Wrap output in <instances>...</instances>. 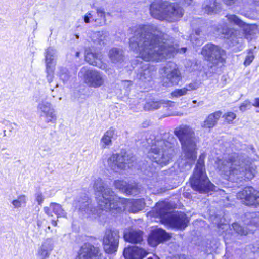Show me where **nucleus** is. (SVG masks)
I'll list each match as a JSON object with an SVG mask.
<instances>
[{
    "instance_id": "obj_1",
    "label": "nucleus",
    "mask_w": 259,
    "mask_h": 259,
    "mask_svg": "<svg viewBox=\"0 0 259 259\" xmlns=\"http://www.w3.org/2000/svg\"><path fill=\"white\" fill-rule=\"evenodd\" d=\"M166 37L155 25L139 26L130 39V47L139 58L147 62H158L169 57L175 52L186 51V48L179 50L169 45Z\"/></svg>"
},
{
    "instance_id": "obj_2",
    "label": "nucleus",
    "mask_w": 259,
    "mask_h": 259,
    "mask_svg": "<svg viewBox=\"0 0 259 259\" xmlns=\"http://www.w3.org/2000/svg\"><path fill=\"white\" fill-rule=\"evenodd\" d=\"M256 166L246 157L238 153L228 155L217 161V168L224 179L237 182L244 178L252 179L256 174Z\"/></svg>"
},
{
    "instance_id": "obj_3",
    "label": "nucleus",
    "mask_w": 259,
    "mask_h": 259,
    "mask_svg": "<svg viewBox=\"0 0 259 259\" xmlns=\"http://www.w3.org/2000/svg\"><path fill=\"white\" fill-rule=\"evenodd\" d=\"M174 134L180 141L182 149V158L179 166L182 170H189L197 158V137L191 127L181 125L174 131Z\"/></svg>"
},
{
    "instance_id": "obj_4",
    "label": "nucleus",
    "mask_w": 259,
    "mask_h": 259,
    "mask_svg": "<svg viewBox=\"0 0 259 259\" xmlns=\"http://www.w3.org/2000/svg\"><path fill=\"white\" fill-rule=\"evenodd\" d=\"M164 138L157 139L151 147L148 156L152 161L162 166L166 165L171 159L175 151L174 146L176 140L169 134Z\"/></svg>"
},
{
    "instance_id": "obj_5",
    "label": "nucleus",
    "mask_w": 259,
    "mask_h": 259,
    "mask_svg": "<svg viewBox=\"0 0 259 259\" xmlns=\"http://www.w3.org/2000/svg\"><path fill=\"white\" fill-rule=\"evenodd\" d=\"M94 189L98 206L101 209L108 211H111L112 208H121L118 204L119 197L110 188L105 187L101 178L95 180Z\"/></svg>"
},
{
    "instance_id": "obj_6",
    "label": "nucleus",
    "mask_w": 259,
    "mask_h": 259,
    "mask_svg": "<svg viewBox=\"0 0 259 259\" xmlns=\"http://www.w3.org/2000/svg\"><path fill=\"white\" fill-rule=\"evenodd\" d=\"M155 210L162 223L172 228L184 229L189 222L186 214L183 212H171L170 205L167 202L157 203Z\"/></svg>"
},
{
    "instance_id": "obj_7",
    "label": "nucleus",
    "mask_w": 259,
    "mask_h": 259,
    "mask_svg": "<svg viewBox=\"0 0 259 259\" xmlns=\"http://www.w3.org/2000/svg\"><path fill=\"white\" fill-rule=\"evenodd\" d=\"M150 11L153 17L171 22L178 20L183 15V10L178 4L167 1L153 3Z\"/></svg>"
},
{
    "instance_id": "obj_8",
    "label": "nucleus",
    "mask_w": 259,
    "mask_h": 259,
    "mask_svg": "<svg viewBox=\"0 0 259 259\" xmlns=\"http://www.w3.org/2000/svg\"><path fill=\"white\" fill-rule=\"evenodd\" d=\"M203 155H201L198 159L193 175L190 179L193 189L200 193H207L209 191L215 190L214 186L209 180L206 175L204 165Z\"/></svg>"
},
{
    "instance_id": "obj_9",
    "label": "nucleus",
    "mask_w": 259,
    "mask_h": 259,
    "mask_svg": "<svg viewBox=\"0 0 259 259\" xmlns=\"http://www.w3.org/2000/svg\"><path fill=\"white\" fill-rule=\"evenodd\" d=\"M47 95L42 92L35 95L36 100L38 102L37 112L44 118L46 123H55L57 119V113L51 103L47 101Z\"/></svg>"
},
{
    "instance_id": "obj_10",
    "label": "nucleus",
    "mask_w": 259,
    "mask_h": 259,
    "mask_svg": "<svg viewBox=\"0 0 259 259\" xmlns=\"http://www.w3.org/2000/svg\"><path fill=\"white\" fill-rule=\"evenodd\" d=\"M78 76L90 88H98L105 84V75L101 72L94 69L83 67L80 70Z\"/></svg>"
},
{
    "instance_id": "obj_11",
    "label": "nucleus",
    "mask_w": 259,
    "mask_h": 259,
    "mask_svg": "<svg viewBox=\"0 0 259 259\" xmlns=\"http://www.w3.org/2000/svg\"><path fill=\"white\" fill-rule=\"evenodd\" d=\"M163 85L166 87L177 85L182 79L181 73L177 65L169 62L161 70Z\"/></svg>"
},
{
    "instance_id": "obj_12",
    "label": "nucleus",
    "mask_w": 259,
    "mask_h": 259,
    "mask_svg": "<svg viewBox=\"0 0 259 259\" xmlns=\"http://www.w3.org/2000/svg\"><path fill=\"white\" fill-rule=\"evenodd\" d=\"M243 222L244 227L237 223H233L232 226L234 230L240 235H246L253 232L256 228H259V212L246 214Z\"/></svg>"
},
{
    "instance_id": "obj_13",
    "label": "nucleus",
    "mask_w": 259,
    "mask_h": 259,
    "mask_svg": "<svg viewBox=\"0 0 259 259\" xmlns=\"http://www.w3.org/2000/svg\"><path fill=\"white\" fill-rule=\"evenodd\" d=\"M134 157L129 154H114L107 160V166L115 172L124 170L130 167Z\"/></svg>"
},
{
    "instance_id": "obj_14",
    "label": "nucleus",
    "mask_w": 259,
    "mask_h": 259,
    "mask_svg": "<svg viewBox=\"0 0 259 259\" xmlns=\"http://www.w3.org/2000/svg\"><path fill=\"white\" fill-rule=\"evenodd\" d=\"M225 52L220 47L212 44L205 45L202 50L201 54L205 58L213 64L224 61Z\"/></svg>"
},
{
    "instance_id": "obj_15",
    "label": "nucleus",
    "mask_w": 259,
    "mask_h": 259,
    "mask_svg": "<svg viewBox=\"0 0 259 259\" xmlns=\"http://www.w3.org/2000/svg\"><path fill=\"white\" fill-rule=\"evenodd\" d=\"M237 197L242 200L246 205L255 206L259 205V191L252 187L248 186L244 188L237 194Z\"/></svg>"
},
{
    "instance_id": "obj_16",
    "label": "nucleus",
    "mask_w": 259,
    "mask_h": 259,
    "mask_svg": "<svg viewBox=\"0 0 259 259\" xmlns=\"http://www.w3.org/2000/svg\"><path fill=\"white\" fill-rule=\"evenodd\" d=\"M119 231L107 230L103 238L104 249L107 253H112L117 250L119 244Z\"/></svg>"
},
{
    "instance_id": "obj_17",
    "label": "nucleus",
    "mask_w": 259,
    "mask_h": 259,
    "mask_svg": "<svg viewBox=\"0 0 259 259\" xmlns=\"http://www.w3.org/2000/svg\"><path fill=\"white\" fill-rule=\"evenodd\" d=\"M118 204L121 208H112V210L120 211L122 209H128L133 213H136L143 209L145 206V203L143 199L131 200L119 198Z\"/></svg>"
},
{
    "instance_id": "obj_18",
    "label": "nucleus",
    "mask_w": 259,
    "mask_h": 259,
    "mask_svg": "<svg viewBox=\"0 0 259 259\" xmlns=\"http://www.w3.org/2000/svg\"><path fill=\"white\" fill-rule=\"evenodd\" d=\"M73 205L76 209H78L82 213L87 214L89 217L95 214L99 215L98 211L91 203V200L86 196L75 200Z\"/></svg>"
},
{
    "instance_id": "obj_19",
    "label": "nucleus",
    "mask_w": 259,
    "mask_h": 259,
    "mask_svg": "<svg viewBox=\"0 0 259 259\" xmlns=\"http://www.w3.org/2000/svg\"><path fill=\"white\" fill-rule=\"evenodd\" d=\"M100 250L90 244L83 245L78 252L75 259H99Z\"/></svg>"
},
{
    "instance_id": "obj_20",
    "label": "nucleus",
    "mask_w": 259,
    "mask_h": 259,
    "mask_svg": "<svg viewBox=\"0 0 259 259\" xmlns=\"http://www.w3.org/2000/svg\"><path fill=\"white\" fill-rule=\"evenodd\" d=\"M102 55L100 52L94 53L89 50L85 51V60L87 62L102 70H106L107 65L102 62Z\"/></svg>"
},
{
    "instance_id": "obj_21",
    "label": "nucleus",
    "mask_w": 259,
    "mask_h": 259,
    "mask_svg": "<svg viewBox=\"0 0 259 259\" xmlns=\"http://www.w3.org/2000/svg\"><path fill=\"white\" fill-rule=\"evenodd\" d=\"M169 235L162 229L154 230L148 238V243L152 246H155L159 243L166 240L169 238Z\"/></svg>"
},
{
    "instance_id": "obj_22",
    "label": "nucleus",
    "mask_w": 259,
    "mask_h": 259,
    "mask_svg": "<svg viewBox=\"0 0 259 259\" xmlns=\"http://www.w3.org/2000/svg\"><path fill=\"white\" fill-rule=\"evenodd\" d=\"M148 253L146 250L137 246L126 248L123 251V255L126 259H142Z\"/></svg>"
},
{
    "instance_id": "obj_23",
    "label": "nucleus",
    "mask_w": 259,
    "mask_h": 259,
    "mask_svg": "<svg viewBox=\"0 0 259 259\" xmlns=\"http://www.w3.org/2000/svg\"><path fill=\"white\" fill-rule=\"evenodd\" d=\"M116 188L127 195H136L139 193V190L135 185L127 184L124 181L116 180L114 182Z\"/></svg>"
},
{
    "instance_id": "obj_24",
    "label": "nucleus",
    "mask_w": 259,
    "mask_h": 259,
    "mask_svg": "<svg viewBox=\"0 0 259 259\" xmlns=\"http://www.w3.org/2000/svg\"><path fill=\"white\" fill-rule=\"evenodd\" d=\"M45 213L48 216H53V213L57 218H66L67 213L63 209L62 206L56 203H51L49 207L44 208Z\"/></svg>"
},
{
    "instance_id": "obj_25",
    "label": "nucleus",
    "mask_w": 259,
    "mask_h": 259,
    "mask_svg": "<svg viewBox=\"0 0 259 259\" xmlns=\"http://www.w3.org/2000/svg\"><path fill=\"white\" fill-rule=\"evenodd\" d=\"M117 131L113 127H110L105 132L101 139V144L103 148H106L112 144V140L116 139Z\"/></svg>"
},
{
    "instance_id": "obj_26",
    "label": "nucleus",
    "mask_w": 259,
    "mask_h": 259,
    "mask_svg": "<svg viewBox=\"0 0 259 259\" xmlns=\"http://www.w3.org/2000/svg\"><path fill=\"white\" fill-rule=\"evenodd\" d=\"M217 31L219 33L224 35L227 39H231L232 40L236 38L237 30L228 28V25L226 22L223 20L218 26Z\"/></svg>"
},
{
    "instance_id": "obj_27",
    "label": "nucleus",
    "mask_w": 259,
    "mask_h": 259,
    "mask_svg": "<svg viewBox=\"0 0 259 259\" xmlns=\"http://www.w3.org/2000/svg\"><path fill=\"white\" fill-rule=\"evenodd\" d=\"M53 248V243L52 239H47L39 247L38 251V256L40 259H46L49 257Z\"/></svg>"
},
{
    "instance_id": "obj_28",
    "label": "nucleus",
    "mask_w": 259,
    "mask_h": 259,
    "mask_svg": "<svg viewBox=\"0 0 259 259\" xmlns=\"http://www.w3.org/2000/svg\"><path fill=\"white\" fill-rule=\"evenodd\" d=\"M175 103L171 101H151L146 103L144 106V108L145 110H152L157 109L161 107V106L169 108L170 107H172L173 106H175Z\"/></svg>"
},
{
    "instance_id": "obj_29",
    "label": "nucleus",
    "mask_w": 259,
    "mask_h": 259,
    "mask_svg": "<svg viewBox=\"0 0 259 259\" xmlns=\"http://www.w3.org/2000/svg\"><path fill=\"white\" fill-rule=\"evenodd\" d=\"M154 72V69L149 64L143 65L138 70V76L140 80L144 81H150Z\"/></svg>"
},
{
    "instance_id": "obj_30",
    "label": "nucleus",
    "mask_w": 259,
    "mask_h": 259,
    "mask_svg": "<svg viewBox=\"0 0 259 259\" xmlns=\"http://www.w3.org/2000/svg\"><path fill=\"white\" fill-rule=\"evenodd\" d=\"M222 112L217 111L209 114L202 124V127L206 128H211L214 127L221 117Z\"/></svg>"
},
{
    "instance_id": "obj_31",
    "label": "nucleus",
    "mask_w": 259,
    "mask_h": 259,
    "mask_svg": "<svg viewBox=\"0 0 259 259\" xmlns=\"http://www.w3.org/2000/svg\"><path fill=\"white\" fill-rule=\"evenodd\" d=\"M126 241L132 243H140L142 240V232L140 230H133L124 236Z\"/></svg>"
},
{
    "instance_id": "obj_32",
    "label": "nucleus",
    "mask_w": 259,
    "mask_h": 259,
    "mask_svg": "<svg viewBox=\"0 0 259 259\" xmlns=\"http://www.w3.org/2000/svg\"><path fill=\"white\" fill-rule=\"evenodd\" d=\"M109 57L114 63L121 62L123 60V51L118 48H113L109 51Z\"/></svg>"
},
{
    "instance_id": "obj_33",
    "label": "nucleus",
    "mask_w": 259,
    "mask_h": 259,
    "mask_svg": "<svg viewBox=\"0 0 259 259\" xmlns=\"http://www.w3.org/2000/svg\"><path fill=\"white\" fill-rule=\"evenodd\" d=\"M56 51L52 47H49L47 49L45 55V63L46 68L51 67H55V63L54 59L55 57Z\"/></svg>"
},
{
    "instance_id": "obj_34",
    "label": "nucleus",
    "mask_w": 259,
    "mask_h": 259,
    "mask_svg": "<svg viewBox=\"0 0 259 259\" xmlns=\"http://www.w3.org/2000/svg\"><path fill=\"white\" fill-rule=\"evenodd\" d=\"M203 9L207 14H211L219 12L221 7L219 3H217L215 1H213L212 2H205Z\"/></svg>"
},
{
    "instance_id": "obj_35",
    "label": "nucleus",
    "mask_w": 259,
    "mask_h": 259,
    "mask_svg": "<svg viewBox=\"0 0 259 259\" xmlns=\"http://www.w3.org/2000/svg\"><path fill=\"white\" fill-rule=\"evenodd\" d=\"M190 38L193 46H200L203 44L204 41L201 36L199 29L196 30L194 33L191 34Z\"/></svg>"
},
{
    "instance_id": "obj_36",
    "label": "nucleus",
    "mask_w": 259,
    "mask_h": 259,
    "mask_svg": "<svg viewBox=\"0 0 259 259\" xmlns=\"http://www.w3.org/2000/svg\"><path fill=\"white\" fill-rule=\"evenodd\" d=\"M97 14L98 17V18L93 19V20L96 23V25L101 26H103L106 23V13L104 9L102 8L97 9Z\"/></svg>"
},
{
    "instance_id": "obj_37",
    "label": "nucleus",
    "mask_w": 259,
    "mask_h": 259,
    "mask_svg": "<svg viewBox=\"0 0 259 259\" xmlns=\"http://www.w3.org/2000/svg\"><path fill=\"white\" fill-rule=\"evenodd\" d=\"M59 74L60 79L64 83L68 82L72 77V73L66 67L59 68Z\"/></svg>"
},
{
    "instance_id": "obj_38",
    "label": "nucleus",
    "mask_w": 259,
    "mask_h": 259,
    "mask_svg": "<svg viewBox=\"0 0 259 259\" xmlns=\"http://www.w3.org/2000/svg\"><path fill=\"white\" fill-rule=\"evenodd\" d=\"M226 18L230 24L236 25L240 27L244 24V22L235 15L228 14Z\"/></svg>"
},
{
    "instance_id": "obj_39",
    "label": "nucleus",
    "mask_w": 259,
    "mask_h": 259,
    "mask_svg": "<svg viewBox=\"0 0 259 259\" xmlns=\"http://www.w3.org/2000/svg\"><path fill=\"white\" fill-rule=\"evenodd\" d=\"M243 30L245 37L247 39L250 38V36L254 34L255 26L252 25H249L244 22L243 26L240 27Z\"/></svg>"
},
{
    "instance_id": "obj_40",
    "label": "nucleus",
    "mask_w": 259,
    "mask_h": 259,
    "mask_svg": "<svg viewBox=\"0 0 259 259\" xmlns=\"http://www.w3.org/2000/svg\"><path fill=\"white\" fill-rule=\"evenodd\" d=\"M26 203V197L24 195H20L15 200H14L12 203L15 208H18L24 206Z\"/></svg>"
},
{
    "instance_id": "obj_41",
    "label": "nucleus",
    "mask_w": 259,
    "mask_h": 259,
    "mask_svg": "<svg viewBox=\"0 0 259 259\" xmlns=\"http://www.w3.org/2000/svg\"><path fill=\"white\" fill-rule=\"evenodd\" d=\"M96 39L94 41L95 43H97L100 45H104L105 40V36L102 32H98L95 34Z\"/></svg>"
},
{
    "instance_id": "obj_42",
    "label": "nucleus",
    "mask_w": 259,
    "mask_h": 259,
    "mask_svg": "<svg viewBox=\"0 0 259 259\" xmlns=\"http://www.w3.org/2000/svg\"><path fill=\"white\" fill-rule=\"evenodd\" d=\"M55 67L46 68L47 79L49 83H51L54 78Z\"/></svg>"
},
{
    "instance_id": "obj_43",
    "label": "nucleus",
    "mask_w": 259,
    "mask_h": 259,
    "mask_svg": "<svg viewBox=\"0 0 259 259\" xmlns=\"http://www.w3.org/2000/svg\"><path fill=\"white\" fill-rule=\"evenodd\" d=\"M187 94L185 88L180 89H176L171 93V96L174 97L179 98Z\"/></svg>"
},
{
    "instance_id": "obj_44",
    "label": "nucleus",
    "mask_w": 259,
    "mask_h": 259,
    "mask_svg": "<svg viewBox=\"0 0 259 259\" xmlns=\"http://www.w3.org/2000/svg\"><path fill=\"white\" fill-rule=\"evenodd\" d=\"M254 58V56L253 55V53L252 51L249 50L247 53V55L246 56L245 61L244 62V64L245 66H247L249 65L253 61Z\"/></svg>"
},
{
    "instance_id": "obj_45",
    "label": "nucleus",
    "mask_w": 259,
    "mask_h": 259,
    "mask_svg": "<svg viewBox=\"0 0 259 259\" xmlns=\"http://www.w3.org/2000/svg\"><path fill=\"white\" fill-rule=\"evenodd\" d=\"M236 117V115L232 112H228L225 114V119L229 123H232L233 120L235 119Z\"/></svg>"
},
{
    "instance_id": "obj_46",
    "label": "nucleus",
    "mask_w": 259,
    "mask_h": 259,
    "mask_svg": "<svg viewBox=\"0 0 259 259\" xmlns=\"http://www.w3.org/2000/svg\"><path fill=\"white\" fill-rule=\"evenodd\" d=\"M251 106L250 102L248 100H245L241 104L239 108L241 111L244 112L247 109H250Z\"/></svg>"
},
{
    "instance_id": "obj_47",
    "label": "nucleus",
    "mask_w": 259,
    "mask_h": 259,
    "mask_svg": "<svg viewBox=\"0 0 259 259\" xmlns=\"http://www.w3.org/2000/svg\"><path fill=\"white\" fill-rule=\"evenodd\" d=\"M198 87L199 85L197 83L193 82L186 85V86L184 88L186 89V91L187 93L188 91L196 90L198 88Z\"/></svg>"
},
{
    "instance_id": "obj_48",
    "label": "nucleus",
    "mask_w": 259,
    "mask_h": 259,
    "mask_svg": "<svg viewBox=\"0 0 259 259\" xmlns=\"http://www.w3.org/2000/svg\"><path fill=\"white\" fill-rule=\"evenodd\" d=\"M44 197L41 193H37L36 194V200L39 205H41L43 202Z\"/></svg>"
},
{
    "instance_id": "obj_49",
    "label": "nucleus",
    "mask_w": 259,
    "mask_h": 259,
    "mask_svg": "<svg viewBox=\"0 0 259 259\" xmlns=\"http://www.w3.org/2000/svg\"><path fill=\"white\" fill-rule=\"evenodd\" d=\"M92 18V15L90 13H88L84 16V21L86 23H89L90 21V18Z\"/></svg>"
},
{
    "instance_id": "obj_50",
    "label": "nucleus",
    "mask_w": 259,
    "mask_h": 259,
    "mask_svg": "<svg viewBox=\"0 0 259 259\" xmlns=\"http://www.w3.org/2000/svg\"><path fill=\"white\" fill-rule=\"evenodd\" d=\"M45 221V219L43 220H38L37 225L38 228L40 229L43 227V222Z\"/></svg>"
},
{
    "instance_id": "obj_51",
    "label": "nucleus",
    "mask_w": 259,
    "mask_h": 259,
    "mask_svg": "<svg viewBox=\"0 0 259 259\" xmlns=\"http://www.w3.org/2000/svg\"><path fill=\"white\" fill-rule=\"evenodd\" d=\"M252 105L255 107H259V98H256L254 99V103Z\"/></svg>"
},
{
    "instance_id": "obj_52",
    "label": "nucleus",
    "mask_w": 259,
    "mask_h": 259,
    "mask_svg": "<svg viewBox=\"0 0 259 259\" xmlns=\"http://www.w3.org/2000/svg\"><path fill=\"white\" fill-rule=\"evenodd\" d=\"M224 1L228 5H231L235 2V0H224Z\"/></svg>"
},
{
    "instance_id": "obj_53",
    "label": "nucleus",
    "mask_w": 259,
    "mask_h": 259,
    "mask_svg": "<svg viewBox=\"0 0 259 259\" xmlns=\"http://www.w3.org/2000/svg\"><path fill=\"white\" fill-rule=\"evenodd\" d=\"M177 259H190V257L186 256L185 255H181L177 256Z\"/></svg>"
},
{
    "instance_id": "obj_54",
    "label": "nucleus",
    "mask_w": 259,
    "mask_h": 259,
    "mask_svg": "<svg viewBox=\"0 0 259 259\" xmlns=\"http://www.w3.org/2000/svg\"><path fill=\"white\" fill-rule=\"evenodd\" d=\"M57 221H58V220H52L51 221L52 224L55 227L57 226Z\"/></svg>"
},
{
    "instance_id": "obj_55",
    "label": "nucleus",
    "mask_w": 259,
    "mask_h": 259,
    "mask_svg": "<svg viewBox=\"0 0 259 259\" xmlns=\"http://www.w3.org/2000/svg\"><path fill=\"white\" fill-rule=\"evenodd\" d=\"M171 115L181 116L183 115V113H179V112H176V113H174L171 114Z\"/></svg>"
},
{
    "instance_id": "obj_56",
    "label": "nucleus",
    "mask_w": 259,
    "mask_h": 259,
    "mask_svg": "<svg viewBox=\"0 0 259 259\" xmlns=\"http://www.w3.org/2000/svg\"><path fill=\"white\" fill-rule=\"evenodd\" d=\"M256 245L257 249H254L253 250V251L254 252H259V242H258V244H257Z\"/></svg>"
},
{
    "instance_id": "obj_57",
    "label": "nucleus",
    "mask_w": 259,
    "mask_h": 259,
    "mask_svg": "<svg viewBox=\"0 0 259 259\" xmlns=\"http://www.w3.org/2000/svg\"><path fill=\"white\" fill-rule=\"evenodd\" d=\"M148 259H160V258L157 256H154L153 257H149Z\"/></svg>"
},
{
    "instance_id": "obj_58",
    "label": "nucleus",
    "mask_w": 259,
    "mask_h": 259,
    "mask_svg": "<svg viewBox=\"0 0 259 259\" xmlns=\"http://www.w3.org/2000/svg\"><path fill=\"white\" fill-rule=\"evenodd\" d=\"M79 52H77L76 53V56L77 57H78V56H79Z\"/></svg>"
},
{
    "instance_id": "obj_59",
    "label": "nucleus",
    "mask_w": 259,
    "mask_h": 259,
    "mask_svg": "<svg viewBox=\"0 0 259 259\" xmlns=\"http://www.w3.org/2000/svg\"><path fill=\"white\" fill-rule=\"evenodd\" d=\"M202 102H198V105H198V106H199V105H202Z\"/></svg>"
},
{
    "instance_id": "obj_60",
    "label": "nucleus",
    "mask_w": 259,
    "mask_h": 259,
    "mask_svg": "<svg viewBox=\"0 0 259 259\" xmlns=\"http://www.w3.org/2000/svg\"><path fill=\"white\" fill-rule=\"evenodd\" d=\"M192 103H193L195 104V103H197V101H196V100H193V101H192Z\"/></svg>"
},
{
    "instance_id": "obj_61",
    "label": "nucleus",
    "mask_w": 259,
    "mask_h": 259,
    "mask_svg": "<svg viewBox=\"0 0 259 259\" xmlns=\"http://www.w3.org/2000/svg\"><path fill=\"white\" fill-rule=\"evenodd\" d=\"M76 38H79V36H78V35H76Z\"/></svg>"
},
{
    "instance_id": "obj_62",
    "label": "nucleus",
    "mask_w": 259,
    "mask_h": 259,
    "mask_svg": "<svg viewBox=\"0 0 259 259\" xmlns=\"http://www.w3.org/2000/svg\"><path fill=\"white\" fill-rule=\"evenodd\" d=\"M47 228H48V229H50V226H48Z\"/></svg>"
},
{
    "instance_id": "obj_63",
    "label": "nucleus",
    "mask_w": 259,
    "mask_h": 259,
    "mask_svg": "<svg viewBox=\"0 0 259 259\" xmlns=\"http://www.w3.org/2000/svg\"><path fill=\"white\" fill-rule=\"evenodd\" d=\"M58 84H56L55 85L56 87H58Z\"/></svg>"
}]
</instances>
